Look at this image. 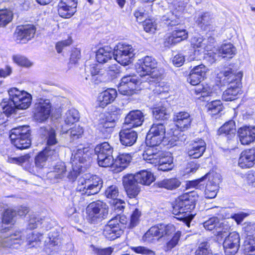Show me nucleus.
Wrapping results in <instances>:
<instances>
[{
    "label": "nucleus",
    "instance_id": "obj_8",
    "mask_svg": "<svg viewBox=\"0 0 255 255\" xmlns=\"http://www.w3.org/2000/svg\"><path fill=\"white\" fill-rule=\"evenodd\" d=\"M90 155L91 152L87 147L80 146L73 150L71 158L72 170L67 175L69 180L72 181L75 180L78 175L83 171L85 162L90 160Z\"/></svg>",
    "mask_w": 255,
    "mask_h": 255
},
{
    "label": "nucleus",
    "instance_id": "obj_38",
    "mask_svg": "<svg viewBox=\"0 0 255 255\" xmlns=\"http://www.w3.org/2000/svg\"><path fill=\"white\" fill-rule=\"evenodd\" d=\"M134 180L138 183L144 185H149L155 180L153 174L147 170H141L133 175Z\"/></svg>",
    "mask_w": 255,
    "mask_h": 255
},
{
    "label": "nucleus",
    "instance_id": "obj_42",
    "mask_svg": "<svg viewBox=\"0 0 255 255\" xmlns=\"http://www.w3.org/2000/svg\"><path fill=\"white\" fill-rule=\"evenodd\" d=\"M181 182L179 178H171L164 179L158 181L156 184L160 188H164L168 190H173L179 187Z\"/></svg>",
    "mask_w": 255,
    "mask_h": 255
},
{
    "label": "nucleus",
    "instance_id": "obj_23",
    "mask_svg": "<svg viewBox=\"0 0 255 255\" xmlns=\"http://www.w3.org/2000/svg\"><path fill=\"white\" fill-rule=\"evenodd\" d=\"M204 39L203 37L200 35L194 36L191 39V45L194 48V51L192 54H191L187 58L188 61L194 60H199L200 59V55L204 52L205 43Z\"/></svg>",
    "mask_w": 255,
    "mask_h": 255
},
{
    "label": "nucleus",
    "instance_id": "obj_41",
    "mask_svg": "<svg viewBox=\"0 0 255 255\" xmlns=\"http://www.w3.org/2000/svg\"><path fill=\"white\" fill-rule=\"evenodd\" d=\"M59 243V240L57 234L50 233L48 237L44 242V250L45 252L48 254H51L53 251L56 249Z\"/></svg>",
    "mask_w": 255,
    "mask_h": 255
},
{
    "label": "nucleus",
    "instance_id": "obj_14",
    "mask_svg": "<svg viewBox=\"0 0 255 255\" xmlns=\"http://www.w3.org/2000/svg\"><path fill=\"white\" fill-rule=\"evenodd\" d=\"M142 88L141 82H140L137 76L134 74L123 76L118 87L120 93L127 96L132 95Z\"/></svg>",
    "mask_w": 255,
    "mask_h": 255
},
{
    "label": "nucleus",
    "instance_id": "obj_27",
    "mask_svg": "<svg viewBox=\"0 0 255 255\" xmlns=\"http://www.w3.org/2000/svg\"><path fill=\"white\" fill-rule=\"evenodd\" d=\"M205 179H208V183L217 185L219 187L220 183L221 182V175L219 173L214 171H211L206 174L204 177L194 181L189 182L188 186L191 187H195L196 188L200 187V183Z\"/></svg>",
    "mask_w": 255,
    "mask_h": 255
},
{
    "label": "nucleus",
    "instance_id": "obj_17",
    "mask_svg": "<svg viewBox=\"0 0 255 255\" xmlns=\"http://www.w3.org/2000/svg\"><path fill=\"white\" fill-rule=\"evenodd\" d=\"M246 239L243 245L246 255H253L255 251V223H245L243 228Z\"/></svg>",
    "mask_w": 255,
    "mask_h": 255
},
{
    "label": "nucleus",
    "instance_id": "obj_49",
    "mask_svg": "<svg viewBox=\"0 0 255 255\" xmlns=\"http://www.w3.org/2000/svg\"><path fill=\"white\" fill-rule=\"evenodd\" d=\"M63 118L65 124L70 126L78 121L79 119V112L74 109L69 110L66 113Z\"/></svg>",
    "mask_w": 255,
    "mask_h": 255
},
{
    "label": "nucleus",
    "instance_id": "obj_9",
    "mask_svg": "<svg viewBox=\"0 0 255 255\" xmlns=\"http://www.w3.org/2000/svg\"><path fill=\"white\" fill-rule=\"evenodd\" d=\"M102 180L96 175L85 174L79 178L77 191L88 196L97 194L102 186Z\"/></svg>",
    "mask_w": 255,
    "mask_h": 255
},
{
    "label": "nucleus",
    "instance_id": "obj_40",
    "mask_svg": "<svg viewBox=\"0 0 255 255\" xmlns=\"http://www.w3.org/2000/svg\"><path fill=\"white\" fill-rule=\"evenodd\" d=\"M114 57L112 48L108 46L99 48L96 52V58L99 63H105Z\"/></svg>",
    "mask_w": 255,
    "mask_h": 255
},
{
    "label": "nucleus",
    "instance_id": "obj_45",
    "mask_svg": "<svg viewBox=\"0 0 255 255\" xmlns=\"http://www.w3.org/2000/svg\"><path fill=\"white\" fill-rule=\"evenodd\" d=\"M220 133H224L229 139L235 136V123L233 120H230L222 126L219 129Z\"/></svg>",
    "mask_w": 255,
    "mask_h": 255
},
{
    "label": "nucleus",
    "instance_id": "obj_53",
    "mask_svg": "<svg viewBox=\"0 0 255 255\" xmlns=\"http://www.w3.org/2000/svg\"><path fill=\"white\" fill-rule=\"evenodd\" d=\"M97 157L98 163L99 166L105 167H112L113 169L114 160L112 154L99 155Z\"/></svg>",
    "mask_w": 255,
    "mask_h": 255
},
{
    "label": "nucleus",
    "instance_id": "obj_43",
    "mask_svg": "<svg viewBox=\"0 0 255 255\" xmlns=\"http://www.w3.org/2000/svg\"><path fill=\"white\" fill-rule=\"evenodd\" d=\"M237 52L236 47L231 43H224L221 45L218 49V53L220 55H223V57L231 58Z\"/></svg>",
    "mask_w": 255,
    "mask_h": 255
},
{
    "label": "nucleus",
    "instance_id": "obj_22",
    "mask_svg": "<svg viewBox=\"0 0 255 255\" xmlns=\"http://www.w3.org/2000/svg\"><path fill=\"white\" fill-rule=\"evenodd\" d=\"M77 0H61L58 4V11L63 18L71 17L76 11Z\"/></svg>",
    "mask_w": 255,
    "mask_h": 255
},
{
    "label": "nucleus",
    "instance_id": "obj_34",
    "mask_svg": "<svg viewBox=\"0 0 255 255\" xmlns=\"http://www.w3.org/2000/svg\"><path fill=\"white\" fill-rule=\"evenodd\" d=\"M196 23L204 30H214V21L213 15L209 12H201L196 19Z\"/></svg>",
    "mask_w": 255,
    "mask_h": 255
},
{
    "label": "nucleus",
    "instance_id": "obj_60",
    "mask_svg": "<svg viewBox=\"0 0 255 255\" xmlns=\"http://www.w3.org/2000/svg\"><path fill=\"white\" fill-rule=\"evenodd\" d=\"M143 26L144 30L147 32L154 33L157 28V24L154 20L148 19L144 20Z\"/></svg>",
    "mask_w": 255,
    "mask_h": 255
},
{
    "label": "nucleus",
    "instance_id": "obj_33",
    "mask_svg": "<svg viewBox=\"0 0 255 255\" xmlns=\"http://www.w3.org/2000/svg\"><path fill=\"white\" fill-rule=\"evenodd\" d=\"M143 122V115L139 110L130 111L126 117L124 124L130 128L141 126Z\"/></svg>",
    "mask_w": 255,
    "mask_h": 255
},
{
    "label": "nucleus",
    "instance_id": "obj_47",
    "mask_svg": "<svg viewBox=\"0 0 255 255\" xmlns=\"http://www.w3.org/2000/svg\"><path fill=\"white\" fill-rule=\"evenodd\" d=\"M95 152L97 156H99V155H110L113 154V149L108 142H104L96 146Z\"/></svg>",
    "mask_w": 255,
    "mask_h": 255
},
{
    "label": "nucleus",
    "instance_id": "obj_2",
    "mask_svg": "<svg viewBox=\"0 0 255 255\" xmlns=\"http://www.w3.org/2000/svg\"><path fill=\"white\" fill-rule=\"evenodd\" d=\"M165 126L162 124H154L150 128L146 138V143L150 148L159 145L162 142L171 146L176 145L179 140V130L170 131L165 134Z\"/></svg>",
    "mask_w": 255,
    "mask_h": 255
},
{
    "label": "nucleus",
    "instance_id": "obj_46",
    "mask_svg": "<svg viewBox=\"0 0 255 255\" xmlns=\"http://www.w3.org/2000/svg\"><path fill=\"white\" fill-rule=\"evenodd\" d=\"M175 232V231L169 236H165L167 238L171 237V238L166 243V245L164 246V250L165 251H170L178 245L181 233L179 231L176 232Z\"/></svg>",
    "mask_w": 255,
    "mask_h": 255
},
{
    "label": "nucleus",
    "instance_id": "obj_29",
    "mask_svg": "<svg viewBox=\"0 0 255 255\" xmlns=\"http://www.w3.org/2000/svg\"><path fill=\"white\" fill-rule=\"evenodd\" d=\"M240 142L243 145H248L255 140V127L245 126L238 131Z\"/></svg>",
    "mask_w": 255,
    "mask_h": 255
},
{
    "label": "nucleus",
    "instance_id": "obj_24",
    "mask_svg": "<svg viewBox=\"0 0 255 255\" xmlns=\"http://www.w3.org/2000/svg\"><path fill=\"white\" fill-rule=\"evenodd\" d=\"M51 105L48 100H41L35 105L34 113L35 119L39 122L46 120L49 117Z\"/></svg>",
    "mask_w": 255,
    "mask_h": 255
},
{
    "label": "nucleus",
    "instance_id": "obj_18",
    "mask_svg": "<svg viewBox=\"0 0 255 255\" xmlns=\"http://www.w3.org/2000/svg\"><path fill=\"white\" fill-rule=\"evenodd\" d=\"M226 223L225 221L220 222L217 217H213L205 221L203 226L207 230L212 231L215 229L214 233L217 236V239L219 240L227 235V231L230 229V227Z\"/></svg>",
    "mask_w": 255,
    "mask_h": 255
},
{
    "label": "nucleus",
    "instance_id": "obj_20",
    "mask_svg": "<svg viewBox=\"0 0 255 255\" xmlns=\"http://www.w3.org/2000/svg\"><path fill=\"white\" fill-rule=\"evenodd\" d=\"M57 155V152L55 149H51L50 147L46 148L35 157V167L41 169L46 167L47 162L56 157Z\"/></svg>",
    "mask_w": 255,
    "mask_h": 255
},
{
    "label": "nucleus",
    "instance_id": "obj_19",
    "mask_svg": "<svg viewBox=\"0 0 255 255\" xmlns=\"http://www.w3.org/2000/svg\"><path fill=\"white\" fill-rule=\"evenodd\" d=\"M240 236L237 232L231 233L223 243L225 253L227 255H234L240 247Z\"/></svg>",
    "mask_w": 255,
    "mask_h": 255
},
{
    "label": "nucleus",
    "instance_id": "obj_12",
    "mask_svg": "<svg viewBox=\"0 0 255 255\" xmlns=\"http://www.w3.org/2000/svg\"><path fill=\"white\" fill-rule=\"evenodd\" d=\"M30 130L29 126H23L12 128L9 137L11 143L18 149H23L31 145Z\"/></svg>",
    "mask_w": 255,
    "mask_h": 255
},
{
    "label": "nucleus",
    "instance_id": "obj_31",
    "mask_svg": "<svg viewBox=\"0 0 255 255\" xmlns=\"http://www.w3.org/2000/svg\"><path fill=\"white\" fill-rule=\"evenodd\" d=\"M206 144L204 140L199 139L190 144L187 153L192 158H198L202 156L205 151Z\"/></svg>",
    "mask_w": 255,
    "mask_h": 255
},
{
    "label": "nucleus",
    "instance_id": "obj_11",
    "mask_svg": "<svg viewBox=\"0 0 255 255\" xmlns=\"http://www.w3.org/2000/svg\"><path fill=\"white\" fill-rule=\"evenodd\" d=\"M169 3V11L162 17V20L169 26L179 24L186 3L181 0H173Z\"/></svg>",
    "mask_w": 255,
    "mask_h": 255
},
{
    "label": "nucleus",
    "instance_id": "obj_54",
    "mask_svg": "<svg viewBox=\"0 0 255 255\" xmlns=\"http://www.w3.org/2000/svg\"><path fill=\"white\" fill-rule=\"evenodd\" d=\"M12 59L14 63L20 66L30 67L33 65V63L28 59L19 54L13 55Z\"/></svg>",
    "mask_w": 255,
    "mask_h": 255
},
{
    "label": "nucleus",
    "instance_id": "obj_61",
    "mask_svg": "<svg viewBox=\"0 0 255 255\" xmlns=\"http://www.w3.org/2000/svg\"><path fill=\"white\" fill-rule=\"evenodd\" d=\"M161 80L162 79L156 82H148L150 85H155V88L153 90V91L155 94H160L168 91V87L166 85L164 82H161Z\"/></svg>",
    "mask_w": 255,
    "mask_h": 255
},
{
    "label": "nucleus",
    "instance_id": "obj_5",
    "mask_svg": "<svg viewBox=\"0 0 255 255\" xmlns=\"http://www.w3.org/2000/svg\"><path fill=\"white\" fill-rule=\"evenodd\" d=\"M135 70L141 77L145 78L147 82H156L162 79V71L157 67V62L151 56H146L136 62Z\"/></svg>",
    "mask_w": 255,
    "mask_h": 255
},
{
    "label": "nucleus",
    "instance_id": "obj_6",
    "mask_svg": "<svg viewBox=\"0 0 255 255\" xmlns=\"http://www.w3.org/2000/svg\"><path fill=\"white\" fill-rule=\"evenodd\" d=\"M9 97L8 101L4 102V109L6 114H12L15 109L25 110L31 105L32 96L24 90L13 87L8 90Z\"/></svg>",
    "mask_w": 255,
    "mask_h": 255
},
{
    "label": "nucleus",
    "instance_id": "obj_26",
    "mask_svg": "<svg viewBox=\"0 0 255 255\" xmlns=\"http://www.w3.org/2000/svg\"><path fill=\"white\" fill-rule=\"evenodd\" d=\"M255 164V148L243 151L238 160L239 166L243 168H249Z\"/></svg>",
    "mask_w": 255,
    "mask_h": 255
},
{
    "label": "nucleus",
    "instance_id": "obj_25",
    "mask_svg": "<svg viewBox=\"0 0 255 255\" xmlns=\"http://www.w3.org/2000/svg\"><path fill=\"white\" fill-rule=\"evenodd\" d=\"M123 183L128 196L134 198L140 191V187L134 180L133 174H128L123 177Z\"/></svg>",
    "mask_w": 255,
    "mask_h": 255
},
{
    "label": "nucleus",
    "instance_id": "obj_59",
    "mask_svg": "<svg viewBox=\"0 0 255 255\" xmlns=\"http://www.w3.org/2000/svg\"><path fill=\"white\" fill-rule=\"evenodd\" d=\"M219 187L217 185L207 183L205 190V196L206 198L213 199L214 198L217 194Z\"/></svg>",
    "mask_w": 255,
    "mask_h": 255
},
{
    "label": "nucleus",
    "instance_id": "obj_15",
    "mask_svg": "<svg viewBox=\"0 0 255 255\" xmlns=\"http://www.w3.org/2000/svg\"><path fill=\"white\" fill-rule=\"evenodd\" d=\"M114 59L120 64L128 65L131 63L135 55V49L126 43H119L115 47Z\"/></svg>",
    "mask_w": 255,
    "mask_h": 255
},
{
    "label": "nucleus",
    "instance_id": "obj_52",
    "mask_svg": "<svg viewBox=\"0 0 255 255\" xmlns=\"http://www.w3.org/2000/svg\"><path fill=\"white\" fill-rule=\"evenodd\" d=\"M52 172L56 178L62 179L64 178L66 173L65 163L61 161L57 162L54 166Z\"/></svg>",
    "mask_w": 255,
    "mask_h": 255
},
{
    "label": "nucleus",
    "instance_id": "obj_57",
    "mask_svg": "<svg viewBox=\"0 0 255 255\" xmlns=\"http://www.w3.org/2000/svg\"><path fill=\"white\" fill-rule=\"evenodd\" d=\"M141 215V212L138 209H135L131 215L130 222L128 227L129 228L136 227L139 223Z\"/></svg>",
    "mask_w": 255,
    "mask_h": 255
},
{
    "label": "nucleus",
    "instance_id": "obj_30",
    "mask_svg": "<svg viewBox=\"0 0 255 255\" xmlns=\"http://www.w3.org/2000/svg\"><path fill=\"white\" fill-rule=\"evenodd\" d=\"M117 91L114 88H108L99 94L97 99V105L104 108L113 103L117 97Z\"/></svg>",
    "mask_w": 255,
    "mask_h": 255
},
{
    "label": "nucleus",
    "instance_id": "obj_55",
    "mask_svg": "<svg viewBox=\"0 0 255 255\" xmlns=\"http://www.w3.org/2000/svg\"><path fill=\"white\" fill-rule=\"evenodd\" d=\"M119 74L118 69L115 66H111L109 67L107 71L105 70V74L103 77L100 79V82H107L112 80L117 77Z\"/></svg>",
    "mask_w": 255,
    "mask_h": 255
},
{
    "label": "nucleus",
    "instance_id": "obj_32",
    "mask_svg": "<svg viewBox=\"0 0 255 255\" xmlns=\"http://www.w3.org/2000/svg\"><path fill=\"white\" fill-rule=\"evenodd\" d=\"M117 119L116 114H109L105 119H103L99 124V130L106 135L110 134L116 125V121Z\"/></svg>",
    "mask_w": 255,
    "mask_h": 255
},
{
    "label": "nucleus",
    "instance_id": "obj_16",
    "mask_svg": "<svg viewBox=\"0 0 255 255\" xmlns=\"http://www.w3.org/2000/svg\"><path fill=\"white\" fill-rule=\"evenodd\" d=\"M174 231L175 227L173 225L158 224L151 227L143 235L142 240L148 243L153 242L155 237L169 236Z\"/></svg>",
    "mask_w": 255,
    "mask_h": 255
},
{
    "label": "nucleus",
    "instance_id": "obj_39",
    "mask_svg": "<svg viewBox=\"0 0 255 255\" xmlns=\"http://www.w3.org/2000/svg\"><path fill=\"white\" fill-rule=\"evenodd\" d=\"M131 159L129 154H120L114 160L113 170L117 173L122 171L128 166Z\"/></svg>",
    "mask_w": 255,
    "mask_h": 255
},
{
    "label": "nucleus",
    "instance_id": "obj_56",
    "mask_svg": "<svg viewBox=\"0 0 255 255\" xmlns=\"http://www.w3.org/2000/svg\"><path fill=\"white\" fill-rule=\"evenodd\" d=\"M153 115L157 120H163L167 118L166 109L164 106H161L153 108Z\"/></svg>",
    "mask_w": 255,
    "mask_h": 255
},
{
    "label": "nucleus",
    "instance_id": "obj_10",
    "mask_svg": "<svg viewBox=\"0 0 255 255\" xmlns=\"http://www.w3.org/2000/svg\"><path fill=\"white\" fill-rule=\"evenodd\" d=\"M128 222L124 215L118 214L108 221L105 226L103 234L110 240H114L123 234V229Z\"/></svg>",
    "mask_w": 255,
    "mask_h": 255
},
{
    "label": "nucleus",
    "instance_id": "obj_48",
    "mask_svg": "<svg viewBox=\"0 0 255 255\" xmlns=\"http://www.w3.org/2000/svg\"><path fill=\"white\" fill-rule=\"evenodd\" d=\"M13 19V12L8 9L0 10V27L8 24Z\"/></svg>",
    "mask_w": 255,
    "mask_h": 255
},
{
    "label": "nucleus",
    "instance_id": "obj_44",
    "mask_svg": "<svg viewBox=\"0 0 255 255\" xmlns=\"http://www.w3.org/2000/svg\"><path fill=\"white\" fill-rule=\"evenodd\" d=\"M42 239V235L38 233L31 232L29 233L26 239V247L27 248H32L39 247Z\"/></svg>",
    "mask_w": 255,
    "mask_h": 255
},
{
    "label": "nucleus",
    "instance_id": "obj_51",
    "mask_svg": "<svg viewBox=\"0 0 255 255\" xmlns=\"http://www.w3.org/2000/svg\"><path fill=\"white\" fill-rule=\"evenodd\" d=\"M45 134L47 135V147H50L51 149H55L58 152V148L57 147L53 148L52 147L53 145H55L57 142L55 130L50 127H48L45 129Z\"/></svg>",
    "mask_w": 255,
    "mask_h": 255
},
{
    "label": "nucleus",
    "instance_id": "obj_64",
    "mask_svg": "<svg viewBox=\"0 0 255 255\" xmlns=\"http://www.w3.org/2000/svg\"><path fill=\"white\" fill-rule=\"evenodd\" d=\"M196 255H212L207 242L201 243L196 251Z\"/></svg>",
    "mask_w": 255,
    "mask_h": 255
},
{
    "label": "nucleus",
    "instance_id": "obj_58",
    "mask_svg": "<svg viewBox=\"0 0 255 255\" xmlns=\"http://www.w3.org/2000/svg\"><path fill=\"white\" fill-rule=\"evenodd\" d=\"M191 71L199 76L200 78L204 80L206 78L207 73L209 71V69L204 64H200L194 66L191 70Z\"/></svg>",
    "mask_w": 255,
    "mask_h": 255
},
{
    "label": "nucleus",
    "instance_id": "obj_7",
    "mask_svg": "<svg viewBox=\"0 0 255 255\" xmlns=\"http://www.w3.org/2000/svg\"><path fill=\"white\" fill-rule=\"evenodd\" d=\"M147 162L158 166V169L163 171L171 170L174 167L173 158L167 153L154 148H148L142 154Z\"/></svg>",
    "mask_w": 255,
    "mask_h": 255
},
{
    "label": "nucleus",
    "instance_id": "obj_50",
    "mask_svg": "<svg viewBox=\"0 0 255 255\" xmlns=\"http://www.w3.org/2000/svg\"><path fill=\"white\" fill-rule=\"evenodd\" d=\"M208 112L212 115H216L223 110V104L220 100H214L207 104Z\"/></svg>",
    "mask_w": 255,
    "mask_h": 255
},
{
    "label": "nucleus",
    "instance_id": "obj_13",
    "mask_svg": "<svg viewBox=\"0 0 255 255\" xmlns=\"http://www.w3.org/2000/svg\"><path fill=\"white\" fill-rule=\"evenodd\" d=\"M108 210V205L102 201L91 203L86 208L87 219L91 223H97L107 217Z\"/></svg>",
    "mask_w": 255,
    "mask_h": 255
},
{
    "label": "nucleus",
    "instance_id": "obj_36",
    "mask_svg": "<svg viewBox=\"0 0 255 255\" xmlns=\"http://www.w3.org/2000/svg\"><path fill=\"white\" fill-rule=\"evenodd\" d=\"M137 133L131 129L124 128L120 132L121 143L125 146H131L136 140Z\"/></svg>",
    "mask_w": 255,
    "mask_h": 255
},
{
    "label": "nucleus",
    "instance_id": "obj_62",
    "mask_svg": "<svg viewBox=\"0 0 255 255\" xmlns=\"http://www.w3.org/2000/svg\"><path fill=\"white\" fill-rule=\"evenodd\" d=\"M91 248L93 252L97 255H111L113 252V249L111 247L101 248L91 245Z\"/></svg>",
    "mask_w": 255,
    "mask_h": 255
},
{
    "label": "nucleus",
    "instance_id": "obj_4",
    "mask_svg": "<svg viewBox=\"0 0 255 255\" xmlns=\"http://www.w3.org/2000/svg\"><path fill=\"white\" fill-rule=\"evenodd\" d=\"M196 198L194 192L184 194L176 200L173 206V214L178 216L177 218L182 221L188 228L194 217L191 211L195 208Z\"/></svg>",
    "mask_w": 255,
    "mask_h": 255
},
{
    "label": "nucleus",
    "instance_id": "obj_28",
    "mask_svg": "<svg viewBox=\"0 0 255 255\" xmlns=\"http://www.w3.org/2000/svg\"><path fill=\"white\" fill-rule=\"evenodd\" d=\"M173 121L175 126L179 129L178 130L180 134H179L178 136L180 137L181 134L180 131L184 130L189 127L191 122V119L188 113L180 112L174 114Z\"/></svg>",
    "mask_w": 255,
    "mask_h": 255
},
{
    "label": "nucleus",
    "instance_id": "obj_37",
    "mask_svg": "<svg viewBox=\"0 0 255 255\" xmlns=\"http://www.w3.org/2000/svg\"><path fill=\"white\" fill-rule=\"evenodd\" d=\"M220 93L219 87L218 85H210L208 84L201 85L195 89V94L201 97L213 96Z\"/></svg>",
    "mask_w": 255,
    "mask_h": 255
},
{
    "label": "nucleus",
    "instance_id": "obj_3",
    "mask_svg": "<svg viewBox=\"0 0 255 255\" xmlns=\"http://www.w3.org/2000/svg\"><path fill=\"white\" fill-rule=\"evenodd\" d=\"M243 77L242 72L235 74L229 67L224 68L217 74V78L220 79L221 85L231 84L229 88L225 90L222 95V99L225 101H230L236 99L241 91V80Z\"/></svg>",
    "mask_w": 255,
    "mask_h": 255
},
{
    "label": "nucleus",
    "instance_id": "obj_35",
    "mask_svg": "<svg viewBox=\"0 0 255 255\" xmlns=\"http://www.w3.org/2000/svg\"><path fill=\"white\" fill-rule=\"evenodd\" d=\"M188 33L185 29H175L168 36L165 40V44L175 45L187 39Z\"/></svg>",
    "mask_w": 255,
    "mask_h": 255
},
{
    "label": "nucleus",
    "instance_id": "obj_21",
    "mask_svg": "<svg viewBox=\"0 0 255 255\" xmlns=\"http://www.w3.org/2000/svg\"><path fill=\"white\" fill-rule=\"evenodd\" d=\"M36 28L33 25L19 26L17 28L14 36L17 42L25 43L34 37Z\"/></svg>",
    "mask_w": 255,
    "mask_h": 255
},
{
    "label": "nucleus",
    "instance_id": "obj_63",
    "mask_svg": "<svg viewBox=\"0 0 255 255\" xmlns=\"http://www.w3.org/2000/svg\"><path fill=\"white\" fill-rule=\"evenodd\" d=\"M105 195L108 198H110L112 200L117 199L119 195L118 188L116 185L108 187L105 191Z\"/></svg>",
    "mask_w": 255,
    "mask_h": 255
},
{
    "label": "nucleus",
    "instance_id": "obj_1",
    "mask_svg": "<svg viewBox=\"0 0 255 255\" xmlns=\"http://www.w3.org/2000/svg\"><path fill=\"white\" fill-rule=\"evenodd\" d=\"M15 213L11 210L7 209L3 213L2 223L0 227V249H17L23 243L24 237L21 231L9 232L11 225L15 223Z\"/></svg>",
    "mask_w": 255,
    "mask_h": 255
}]
</instances>
